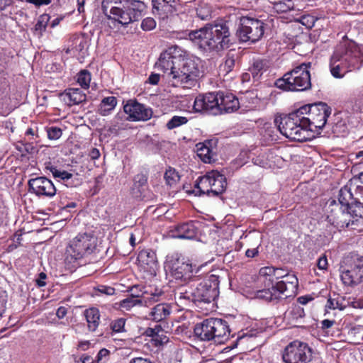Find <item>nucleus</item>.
<instances>
[{"label":"nucleus","mask_w":363,"mask_h":363,"mask_svg":"<svg viewBox=\"0 0 363 363\" xmlns=\"http://www.w3.org/2000/svg\"><path fill=\"white\" fill-rule=\"evenodd\" d=\"M201 60L178 45H172L164 50L155 67L163 72L162 77L173 86H194L201 77Z\"/></svg>","instance_id":"f257e3e1"},{"label":"nucleus","mask_w":363,"mask_h":363,"mask_svg":"<svg viewBox=\"0 0 363 363\" xmlns=\"http://www.w3.org/2000/svg\"><path fill=\"white\" fill-rule=\"evenodd\" d=\"M219 275L211 274L199 284L191 281L174 291V298L180 304L192 302L199 307L213 303L218 296Z\"/></svg>","instance_id":"f03ea898"},{"label":"nucleus","mask_w":363,"mask_h":363,"mask_svg":"<svg viewBox=\"0 0 363 363\" xmlns=\"http://www.w3.org/2000/svg\"><path fill=\"white\" fill-rule=\"evenodd\" d=\"M189 38L201 50L220 52L232 44L228 26L225 23H207L199 29L191 30Z\"/></svg>","instance_id":"7ed1b4c3"},{"label":"nucleus","mask_w":363,"mask_h":363,"mask_svg":"<svg viewBox=\"0 0 363 363\" xmlns=\"http://www.w3.org/2000/svg\"><path fill=\"white\" fill-rule=\"evenodd\" d=\"M363 64V54L357 44L343 39L335 47L330 60L331 74L337 79L352 70L359 69Z\"/></svg>","instance_id":"20e7f679"},{"label":"nucleus","mask_w":363,"mask_h":363,"mask_svg":"<svg viewBox=\"0 0 363 363\" xmlns=\"http://www.w3.org/2000/svg\"><path fill=\"white\" fill-rule=\"evenodd\" d=\"M97 246V238L91 233L77 235L66 248L65 263L71 268L82 264L79 262L94 252Z\"/></svg>","instance_id":"39448f33"},{"label":"nucleus","mask_w":363,"mask_h":363,"mask_svg":"<svg viewBox=\"0 0 363 363\" xmlns=\"http://www.w3.org/2000/svg\"><path fill=\"white\" fill-rule=\"evenodd\" d=\"M194 332L195 336L199 340L213 341L216 344L225 343L230 335L228 322L221 318H209L197 323Z\"/></svg>","instance_id":"423d86ee"},{"label":"nucleus","mask_w":363,"mask_h":363,"mask_svg":"<svg viewBox=\"0 0 363 363\" xmlns=\"http://www.w3.org/2000/svg\"><path fill=\"white\" fill-rule=\"evenodd\" d=\"M274 122L280 133L290 140L303 142L314 137L303 125V118L301 113H298V109L279 119L275 118Z\"/></svg>","instance_id":"0eeeda50"},{"label":"nucleus","mask_w":363,"mask_h":363,"mask_svg":"<svg viewBox=\"0 0 363 363\" xmlns=\"http://www.w3.org/2000/svg\"><path fill=\"white\" fill-rule=\"evenodd\" d=\"M298 113H301L303 120V124L306 125L309 133L318 135L331 113V108L325 103L319 102L304 105L298 109Z\"/></svg>","instance_id":"6e6552de"},{"label":"nucleus","mask_w":363,"mask_h":363,"mask_svg":"<svg viewBox=\"0 0 363 363\" xmlns=\"http://www.w3.org/2000/svg\"><path fill=\"white\" fill-rule=\"evenodd\" d=\"M311 63H303L291 71L286 72L282 78L277 79L275 85L285 91H305L311 88V74L308 68Z\"/></svg>","instance_id":"1a4fd4ad"},{"label":"nucleus","mask_w":363,"mask_h":363,"mask_svg":"<svg viewBox=\"0 0 363 363\" xmlns=\"http://www.w3.org/2000/svg\"><path fill=\"white\" fill-rule=\"evenodd\" d=\"M340 277L345 285L354 286L363 281V256L352 252L340 267Z\"/></svg>","instance_id":"9d476101"},{"label":"nucleus","mask_w":363,"mask_h":363,"mask_svg":"<svg viewBox=\"0 0 363 363\" xmlns=\"http://www.w3.org/2000/svg\"><path fill=\"white\" fill-rule=\"evenodd\" d=\"M145 8V5L143 1L133 0L130 2V4H126L124 7L118 8L114 12L106 16L115 23L126 26L131 23L138 21L141 17Z\"/></svg>","instance_id":"9b49d317"},{"label":"nucleus","mask_w":363,"mask_h":363,"mask_svg":"<svg viewBox=\"0 0 363 363\" xmlns=\"http://www.w3.org/2000/svg\"><path fill=\"white\" fill-rule=\"evenodd\" d=\"M264 26L265 23L259 19L242 17L237 30V36L242 42L255 43L263 36Z\"/></svg>","instance_id":"f8f14e48"},{"label":"nucleus","mask_w":363,"mask_h":363,"mask_svg":"<svg viewBox=\"0 0 363 363\" xmlns=\"http://www.w3.org/2000/svg\"><path fill=\"white\" fill-rule=\"evenodd\" d=\"M226 185L224 175L218 171H212L201 177L196 187L199 189L200 194H212L213 196H218L225 190Z\"/></svg>","instance_id":"ddd939ff"},{"label":"nucleus","mask_w":363,"mask_h":363,"mask_svg":"<svg viewBox=\"0 0 363 363\" xmlns=\"http://www.w3.org/2000/svg\"><path fill=\"white\" fill-rule=\"evenodd\" d=\"M164 298V294L162 289L150 288L149 290H145L142 294H131L130 297L121 301L120 306L126 311H129L135 306L145 305L148 306L153 303L161 301Z\"/></svg>","instance_id":"4468645a"},{"label":"nucleus","mask_w":363,"mask_h":363,"mask_svg":"<svg viewBox=\"0 0 363 363\" xmlns=\"http://www.w3.org/2000/svg\"><path fill=\"white\" fill-rule=\"evenodd\" d=\"M282 359L285 363H308L311 359V350L306 343L296 340L286 347Z\"/></svg>","instance_id":"2eb2a0df"},{"label":"nucleus","mask_w":363,"mask_h":363,"mask_svg":"<svg viewBox=\"0 0 363 363\" xmlns=\"http://www.w3.org/2000/svg\"><path fill=\"white\" fill-rule=\"evenodd\" d=\"M193 108L195 112H204L213 116L220 115L218 92L199 94L194 100Z\"/></svg>","instance_id":"dca6fc26"},{"label":"nucleus","mask_w":363,"mask_h":363,"mask_svg":"<svg viewBox=\"0 0 363 363\" xmlns=\"http://www.w3.org/2000/svg\"><path fill=\"white\" fill-rule=\"evenodd\" d=\"M349 210L342 208L337 203V201L332 200L328 205V218L337 228H347L352 221L351 213Z\"/></svg>","instance_id":"f3484780"},{"label":"nucleus","mask_w":363,"mask_h":363,"mask_svg":"<svg viewBox=\"0 0 363 363\" xmlns=\"http://www.w3.org/2000/svg\"><path fill=\"white\" fill-rule=\"evenodd\" d=\"M29 191L38 196L52 197L57 189L52 182L45 177L30 179L28 181Z\"/></svg>","instance_id":"a211bd4d"},{"label":"nucleus","mask_w":363,"mask_h":363,"mask_svg":"<svg viewBox=\"0 0 363 363\" xmlns=\"http://www.w3.org/2000/svg\"><path fill=\"white\" fill-rule=\"evenodd\" d=\"M124 112L132 121H147L152 115L151 108L138 103L136 100H129L123 106Z\"/></svg>","instance_id":"6ab92c4d"},{"label":"nucleus","mask_w":363,"mask_h":363,"mask_svg":"<svg viewBox=\"0 0 363 363\" xmlns=\"http://www.w3.org/2000/svg\"><path fill=\"white\" fill-rule=\"evenodd\" d=\"M298 281L295 274L286 273L283 279L275 283V290L279 291V294L284 295L286 298L294 296L296 294Z\"/></svg>","instance_id":"aec40b11"},{"label":"nucleus","mask_w":363,"mask_h":363,"mask_svg":"<svg viewBox=\"0 0 363 363\" xmlns=\"http://www.w3.org/2000/svg\"><path fill=\"white\" fill-rule=\"evenodd\" d=\"M218 97L220 114L232 113L238 109L239 101L233 94L218 91Z\"/></svg>","instance_id":"412c9836"},{"label":"nucleus","mask_w":363,"mask_h":363,"mask_svg":"<svg viewBox=\"0 0 363 363\" xmlns=\"http://www.w3.org/2000/svg\"><path fill=\"white\" fill-rule=\"evenodd\" d=\"M140 266L149 272H155L157 266V260L155 252L150 250H143L138 255Z\"/></svg>","instance_id":"4be33fe9"},{"label":"nucleus","mask_w":363,"mask_h":363,"mask_svg":"<svg viewBox=\"0 0 363 363\" xmlns=\"http://www.w3.org/2000/svg\"><path fill=\"white\" fill-rule=\"evenodd\" d=\"M172 237L179 239H194L197 234V228L193 221L179 224L172 230Z\"/></svg>","instance_id":"5701e85b"},{"label":"nucleus","mask_w":363,"mask_h":363,"mask_svg":"<svg viewBox=\"0 0 363 363\" xmlns=\"http://www.w3.org/2000/svg\"><path fill=\"white\" fill-rule=\"evenodd\" d=\"M305 313L303 308L294 306L284 313V319L292 327H302L304 321Z\"/></svg>","instance_id":"b1692460"},{"label":"nucleus","mask_w":363,"mask_h":363,"mask_svg":"<svg viewBox=\"0 0 363 363\" xmlns=\"http://www.w3.org/2000/svg\"><path fill=\"white\" fill-rule=\"evenodd\" d=\"M174 0H152V12L162 18L176 11Z\"/></svg>","instance_id":"393cba45"},{"label":"nucleus","mask_w":363,"mask_h":363,"mask_svg":"<svg viewBox=\"0 0 363 363\" xmlns=\"http://www.w3.org/2000/svg\"><path fill=\"white\" fill-rule=\"evenodd\" d=\"M170 272L174 279L186 280L191 279L190 274L194 272V268L191 264L177 260L172 264Z\"/></svg>","instance_id":"a878e982"},{"label":"nucleus","mask_w":363,"mask_h":363,"mask_svg":"<svg viewBox=\"0 0 363 363\" xmlns=\"http://www.w3.org/2000/svg\"><path fill=\"white\" fill-rule=\"evenodd\" d=\"M64 101L68 106L77 105L86 101V96L78 88H69L63 94Z\"/></svg>","instance_id":"bb28decb"},{"label":"nucleus","mask_w":363,"mask_h":363,"mask_svg":"<svg viewBox=\"0 0 363 363\" xmlns=\"http://www.w3.org/2000/svg\"><path fill=\"white\" fill-rule=\"evenodd\" d=\"M353 201L354 194L351 192L350 189L347 186L341 188L338 194V201L337 203L339 204L342 208L350 209L353 213Z\"/></svg>","instance_id":"cd10ccee"},{"label":"nucleus","mask_w":363,"mask_h":363,"mask_svg":"<svg viewBox=\"0 0 363 363\" xmlns=\"http://www.w3.org/2000/svg\"><path fill=\"white\" fill-rule=\"evenodd\" d=\"M84 315L87 323L89 331L96 330L100 323V312L96 308H89L84 311Z\"/></svg>","instance_id":"c85d7f7f"},{"label":"nucleus","mask_w":363,"mask_h":363,"mask_svg":"<svg viewBox=\"0 0 363 363\" xmlns=\"http://www.w3.org/2000/svg\"><path fill=\"white\" fill-rule=\"evenodd\" d=\"M171 312V307L169 304L161 303L155 306L149 314L150 318L160 322L165 319Z\"/></svg>","instance_id":"c756f323"},{"label":"nucleus","mask_w":363,"mask_h":363,"mask_svg":"<svg viewBox=\"0 0 363 363\" xmlns=\"http://www.w3.org/2000/svg\"><path fill=\"white\" fill-rule=\"evenodd\" d=\"M239 54L235 50H230L225 57L224 62L219 67L220 71L225 74L230 72L234 69Z\"/></svg>","instance_id":"7c9ffc66"},{"label":"nucleus","mask_w":363,"mask_h":363,"mask_svg":"<svg viewBox=\"0 0 363 363\" xmlns=\"http://www.w3.org/2000/svg\"><path fill=\"white\" fill-rule=\"evenodd\" d=\"M210 141L199 143L197 147V155L205 163H211L216 160L215 155L208 145Z\"/></svg>","instance_id":"2f4dec72"},{"label":"nucleus","mask_w":363,"mask_h":363,"mask_svg":"<svg viewBox=\"0 0 363 363\" xmlns=\"http://www.w3.org/2000/svg\"><path fill=\"white\" fill-rule=\"evenodd\" d=\"M133 0H103L101 3V9L105 16L114 12L118 8L124 7L126 4H130Z\"/></svg>","instance_id":"473e14b6"},{"label":"nucleus","mask_w":363,"mask_h":363,"mask_svg":"<svg viewBox=\"0 0 363 363\" xmlns=\"http://www.w3.org/2000/svg\"><path fill=\"white\" fill-rule=\"evenodd\" d=\"M269 281L272 283V287L259 291L257 292V297L259 298L265 299L268 301H272L281 298L282 294H279V291L275 290V283L274 284V279H269Z\"/></svg>","instance_id":"72a5a7b5"},{"label":"nucleus","mask_w":363,"mask_h":363,"mask_svg":"<svg viewBox=\"0 0 363 363\" xmlns=\"http://www.w3.org/2000/svg\"><path fill=\"white\" fill-rule=\"evenodd\" d=\"M117 104V99L115 96H108L102 99L101 102L100 113L106 116L113 110Z\"/></svg>","instance_id":"f704fd0d"},{"label":"nucleus","mask_w":363,"mask_h":363,"mask_svg":"<svg viewBox=\"0 0 363 363\" xmlns=\"http://www.w3.org/2000/svg\"><path fill=\"white\" fill-rule=\"evenodd\" d=\"M273 9L278 13H287L294 11L295 5L292 0H282L275 2Z\"/></svg>","instance_id":"c9c22d12"},{"label":"nucleus","mask_w":363,"mask_h":363,"mask_svg":"<svg viewBox=\"0 0 363 363\" xmlns=\"http://www.w3.org/2000/svg\"><path fill=\"white\" fill-rule=\"evenodd\" d=\"M353 194V213L356 216V210L363 208V186H357Z\"/></svg>","instance_id":"e433bc0d"},{"label":"nucleus","mask_w":363,"mask_h":363,"mask_svg":"<svg viewBox=\"0 0 363 363\" xmlns=\"http://www.w3.org/2000/svg\"><path fill=\"white\" fill-rule=\"evenodd\" d=\"M347 304L345 303V299L343 297H337V298H329L327 304L325 306L326 308L329 309H339L342 311L346 308Z\"/></svg>","instance_id":"4c0bfd02"},{"label":"nucleus","mask_w":363,"mask_h":363,"mask_svg":"<svg viewBox=\"0 0 363 363\" xmlns=\"http://www.w3.org/2000/svg\"><path fill=\"white\" fill-rule=\"evenodd\" d=\"M188 121L186 117L174 116L167 122L166 126L169 130H172L187 123Z\"/></svg>","instance_id":"58836bf2"},{"label":"nucleus","mask_w":363,"mask_h":363,"mask_svg":"<svg viewBox=\"0 0 363 363\" xmlns=\"http://www.w3.org/2000/svg\"><path fill=\"white\" fill-rule=\"evenodd\" d=\"M164 179L169 186L176 184L180 179V176L174 169L169 168L164 173Z\"/></svg>","instance_id":"ea45409f"},{"label":"nucleus","mask_w":363,"mask_h":363,"mask_svg":"<svg viewBox=\"0 0 363 363\" xmlns=\"http://www.w3.org/2000/svg\"><path fill=\"white\" fill-rule=\"evenodd\" d=\"M91 81V74L86 70H82L78 74L77 82L80 86L84 89H88L89 87V83Z\"/></svg>","instance_id":"a19ab883"},{"label":"nucleus","mask_w":363,"mask_h":363,"mask_svg":"<svg viewBox=\"0 0 363 363\" xmlns=\"http://www.w3.org/2000/svg\"><path fill=\"white\" fill-rule=\"evenodd\" d=\"M50 16L48 14H43L40 16L35 26V29L40 34L45 30L47 25L50 21Z\"/></svg>","instance_id":"79ce46f5"},{"label":"nucleus","mask_w":363,"mask_h":363,"mask_svg":"<svg viewBox=\"0 0 363 363\" xmlns=\"http://www.w3.org/2000/svg\"><path fill=\"white\" fill-rule=\"evenodd\" d=\"M48 138L50 140H57L62 134V130L60 128L56 126H51L46 128Z\"/></svg>","instance_id":"37998d69"},{"label":"nucleus","mask_w":363,"mask_h":363,"mask_svg":"<svg viewBox=\"0 0 363 363\" xmlns=\"http://www.w3.org/2000/svg\"><path fill=\"white\" fill-rule=\"evenodd\" d=\"M125 320L124 318H118L115 320H113L111 323V328L112 330L115 333H121L125 331L124 327H125Z\"/></svg>","instance_id":"c03bdc74"},{"label":"nucleus","mask_w":363,"mask_h":363,"mask_svg":"<svg viewBox=\"0 0 363 363\" xmlns=\"http://www.w3.org/2000/svg\"><path fill=\"white\" fill-rule=\"evenodd\" d=\"M150 335L152 336V340L155 342V346L162 345L168 342V338L165 335H160L155 333L153 329H150Z\"/></svg>","instance_id":"a18cd8bd"},{"label":"nucleus","mask_w":363,"mask_h":363,"mask_svg":"<svg viewBox=\"0 0 363 363\" xmlns=\"http://www.w3.org/2000/svg\"><path fill=\"white\" fill-rule=\"evenodd\" d=\"M156 27V21L154 18L147 17L143 20L141 28L143 30L150 31Z\"/></svg>","instance_id":"49530a36"},{"label":"nucleus","mask_w":363,"mask_h":363,"mask_svg":"<svg viewBox=\"0 0 363 363\" xmlns=\"http://www.w3.org/2000/svg\"><path fill=\"white\" fill-rule=\"evenodd\" d=\"M264 68L263 62L261 61H257L254 62L252 68L251 69L252 74L254 77H259L262 74V69Z\"/></svg>","instance_id":"de8ad7c7"},{"label":"nucleus","mask_w":363,"mask_h":363,"mask_svg":"<svg viewBox=\"0 0 363 363\" xmlns=\"http://www.w3.org/2000/svg\"><path fill=\"white\" fill-rule=\"evenodd\" d=\"M287 272V270L282 268H274V275L272 279H274V282L275 281L276 283L277 281H279V279H283L284 277L286 275Z\"/></svg>","instance_id":"09e8293b"},{"label":"nucleus","mask_w":363,"mask_h":363,"mask_svg":"<svg viewBox=\"0 0 363 363\" xmlns=\"http://www.w3.org/2000/svg\"><path fill=\"white\" fill-rule=\"evenodd\" d=\"M274 267H264L259 269V275L262 277H269V279L273 278Z\"/></svg>","instance_id":"8fccbe9b"},{"label":"nucleus","mask_w":363,"mask_h":363,"mask_svg":"<svg viewBox=\"0 0 363 363\" xmlns=\"http://www.w3.org/2000/svg\"><path fill=\"white\" fill-rule=\"evenodd\" d=\"M98 291L101 294L106 295H113L115 293V289L110 286H100L98 288Z\"/></svg>","instance_id":"3c124183"},{"label":"nucleus","mask_w":363,"mask_h":363,"mask_svg":"<svg viewBox=\"0 0 363 363\" xmlns=\"http://www.w3.org/2000/svg\"><path fill=\"white\" fill-rule=\"evenodd\" d=\"M317 266L320 269H326L328 267V259L325 255L320 257L317 263Z\"/></svg>","instance_id":"603ef678"},{"label":"nucleus","mask_w":363,"mask_h":363,"mask_svg":"<svg viewBox=\"0 0 363 363\" xmlns=\"http://www.w3.org/2000/svg\"><path fill=\"white\" fill-rule=\"evenodd\" d=\"M26 2L34 4L36 7H40L43 5H48L52 0H26Z\"/></svg>","instance_id":"864d4df0"},{"label":"nucleus","mask_w":363,"mask_h":363,"mask_svg":"<svg viewBox=\"0 0 363 363\" xmlns=\"http://www.w3.org/2000/svg\"><path fill=\"white\" fill-rule=\"evenodd\" d=\"M46 169L50 170L55 178H59L62 171L57 169L56 167L52 165L50 163L46 165Z\"/></svg>","instance_id":"5fc2aeb1"},{"label":"nucleus","mask_w":363,"mask_h":363,"mask_svg":"<svg viewBox=\"0 0 363 363\" xmlns=\"http://www.w3.org/2000/svg\"><path fill=\"white\" fill-rule=\"evenodd\" d=\"M160 78V74L152 73L149 76L147 82L152 85H156L158 84Z\"/></svg>","instance_id":"6e6d98bb"},{"label":"nucleus","mask_w":363,"mask_h":363,"mask_svg":"<svg viewBox=\"0 0 363 363\" xmlns=\"http://www.w3.org/2000/svg\"><path fill=\"white\" fill-rule=\"evenodd\" d=\"M109 354L110 352L107 349L103 348L100 350L96 357L97 362L102 360L104 357H107L109 355Z\"/></svg>","instance_id":"4d7b16f0"},{"label":"nucleus","mask_w":363,"mask_h":363,"mask_svg":"<svg viewBox=\"0 0 363 363\" xmlns=\"http://www.w3.org/2000/svg\"><path fill=\"white\" fill-rule=\"evenodd\" d=\"M151 287H150L149 289H146L145 287H143V286H140L139 285H135L133 286L130 291H131V294H142L143 292L145 291V290H149Z\"/></svg>","instance_id":"13d9d810"},{"label":"nucleus","mask_w":363,"mask_h":363,"mask_svg":"<svg viewBox=\"0 0 363 363\" xmlns=\"http://www.w3.org/2000/svg\"><path fill=\"white\" fill-rule=\"evenodd\" d=\"M6 303V296L1 293L0 294V316L2 315L3 312L5 311V304Z\"/></svg>","instance_id":"bf43d9fd"},{"label":"nucleus","mask_w":363,"mask_h":363,"mask_svg":"<svg viewBox=\"0 0 363 363\" xmlns=\"http://www.w3.org/2000/svg\"><path fill=\"white\" fill-rule=\"evenodd\" d=\"M135 183H139L140 186H143L145 184H146L147 182V178L143 174H138L135 176Z\"/></svg>","instance_id":"052dcab7"},{"label":"nucleus","mask_w":363,"mask_h":363,"mask_svg":"<svg viewBox=\"0 0 363 363\" xmlns=\"http://www.w3.org/2000/svg\"><path fill=\"white\" fill-rule=\"evenodd\" d=\"M67 313V308L65 307H64V306H60L57 310L56 315L59 318L61 319V318H63L66 315Z\"/></svg>","instance_id":"680f3d73"},{"label":"nucleus","mask_w":363,"mask_h":363,"mask_svg":"<svg viewBox=\"0 0 363 363\" xmlns=\"http://www.w3.org/2000/svg\"><path fill=\"white\" fill-rule=\"evenodd\" d=\"M335 323V320H330L328 319H325L321 322V325H322L321 328L323 329H328V328H331Z\"/></svg>","instance_id":"e2e57ef3"},{"label":"nucleus","mask_w":363,"mask_h":363,"mask_svg":"<svg viewBox=\"0 0 363 363\" xmlns=\"http://www.w3.org/2000/svg\"><path fill=\"white\" fill-rule=\"evenodd\" d=\"M258 253H259V252H258L257 247H256V248L247 250L245 252V255L247 257L252 258V257H255V256H257L258 255Z\"/></svg>","instance_id":"0e129e2a"},{"label":"nucleus","mask_w":363,"mask_h":363,"mask_svg":"<svg viewBox=\"0 0 363 363\" xmlns=\"http://www.w3.org/2000/svg\"><path fill=\"white\" fill-rule=\"evenodd\" d=\"M47 275L44 272H41L39 274V279L37 280V284L38 286H45V282L44 280L46 279Z\"/></svg>","instance_id":"69168bd1"},{"label":"nucleus","mask_w":363,"mask_h":363,"mask_svg":"<svg viewBox=\"0 0 363 363\" xmlns=\"http://www.w3.org/2000/svg\"><path fill=\"white\" fill-rule=\"evenodd\" d=\"M91 160H96L100 157V152L97 148H92L89 152Z\"/></svg>","instance_id":"338daca9"},{"label":"nucleus","mask_w":363,"mask_h":363,"mask_svg":"<svg viewBox=\"0 0 363 363\" xmlns=\"http://www.w3.org/2000/svg\"><path fill=\"white\" fill-rule=\"evenodd\" d=\"M129 363H152L149 359L143 357H135L132 359Z\"/></svg>","instance_id":"774afa93"}]
</instances>
